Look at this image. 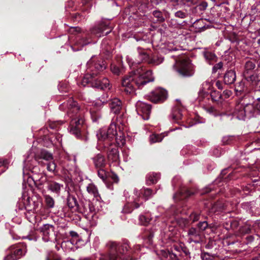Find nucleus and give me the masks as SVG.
<instances>
[{
    "mask_svg": "<svg viewBox=\"0 0 260 260\" xmlns=\"http://www.w3.org/2000/svg\"><path fill=\"white\" fill-rule=\"evenodd\" d=\"M37 162L41 166L46 165L47 170L53 173H55L56 165L53 161L52 154L45 150H42L35 158H34V155H32L31 157L28 155L27 157L24 160V169L31 171L34 174L29 178L34 181L35 184H39L40 183L38 182L39 180L37 176L39 169L38 167L35 166Z\"/></svg>",
    "mask_w": 260,
    "mask_h": 260,
    "instance_id": "obj_1",
    "label": "nucleus"
},
{
    "mask_svg": "<svg viewBox=\"0 0 260 260\" xmlns=\"http://www.w3.org/2000/svg\"><path fill=\"white\" fill-rule=\"evenodd\" d=\"M153 81L154 77L151 71H145V69L139 68L123 78L121 86L124 92L131 94L135 91V85L138 88H141L147 83Z\"/></svg>",
    "mask_w": 260,
    "mask_h": 260,
    "instance_id": "obj_2",
    "label": "nucleus"
},
{
    "mask_svg": "<svg viewBox=\"0 0 260 260\" xmlns=\"http://www.w3.org/2000/svg\"><path fill=\"white\" fill-rule=\"evenodd\" d=\"M59 109L66 111L68 116L72 118L69 127L70 133L74 135L77 138H79L84 120L81 117L82 112L78 104L72 98H70L66 102L60 105Z\"/></svg>",
    "mask_w": 260,
    "mask_h": 260,
    "instance_id": "obj_3",
    "label": "nucleus"
},
{
    "mask_svg": "<svg viewBox=\"0 0 260 260\" xmlns=\"http://www.w3.org/2000/svg\"><path fill=\"white\" fill-rule=\"evenodd\" d=\"M121 124L124 125L123 121L120 119H117V123L114 122H111L108 128H103L99 130L96 134V136L99 141H107V143H112L113 140H115L119 146H122L125 143V139L123 134L120 131L119 133L117 132L116 124Z\"/></svg>",
    "mask_w": 260,
    "mask_h": 260,
    "instance_id": "obj_4",
    "label": "nucleus"
},
{
    "mask_svg": "<svg viewBox=\"0 0 260 260\" xmlns=\"http://www.w3.org/2000/svg\"><path fill=\"white\" fill-rule=\"evenodd\" d=\"M155 192L152 190L148 188L142 189L140 191L138 189H135L134 190V196L132 198H129L127 203L124 206L122 212L125 213H129L132 212L134 209H137L143 204V201L141 198V194H143V197L145 200L152 197Z\"/></svg>",
    "mask_w": 260,
    "mask_h": 260,
    "instance_id": "obj_5",
    "label": "nucleus"
},
{
    "mask_svg": "<svg viewBox=\"0 0 260 260\" xmlns=\"http://www.w3.org/2000/svg\"><path fill=\"white\" fill-rule=\"evenodd\" d=\"M97 76H92L89 74H86L83 78L81 84L83 86H89L101 89H109L110 84L109 81L106 78H96Z\"/></svg>",
    "mask_w": 260,
    "mask_h": 260,
    "instance_id": "obj_6",
    "label": "nucleus"
},
{
    "mask_svg": "<svg viewBox=\"0 0 260 260\" xmlns=\"http://www.w3.org/2000/svg\"><path fill=\"white\" fill-rule=\"evenodd\" d=\"M173 69L182 77H189L194 74V68L190 60L186 58L176 60Z\"/></svg>",
    "mask_w": 260,
    "mask_h": 260,
    "instance_id": "obj_7",
    "label": "nucleus"
},
{
    "mask_svg": "<svg viewBox=\"0 0 260 260\" xmlns=\"http://www.w3.org/2000/svg\"><path fill=\"white\" fill-rule=\"evenodd\" d=\"M87 73L92 76H98L106 69L105 61L97 57L92 56L87 63Z\"/></svg>",
    "mask_w": 260,
    "mask_h": 260,
    "instance_id": "obj_8",
    "label": "nucleus"
},
{
    "mask_svg": "<svg viewBox=\"0 0 260 260\" xmlns=\"http://www.w3.org/2000/svg\"><path fill=\"white\" fill-rule=\"evenodd\" d=\"M254 109V105L253 104L238 105L235 108L234 114L238 119L243 120L246 117L249 118L256 117Z\"/></svg>",
    "mask_w": 260,
    "mask_h": 260,
    "instance_id": "obj_9",
    "label": "nucleus"
},
{
    "mask_svg": "<svg viewBox=\"0 0 260 260\" xmlns=\"http://www.w3.org/2000/svg\"><path fill=\"white\" fill-rule=\"evenodd\" d=\"M111 30L112 28L109 26V22L108 21L99 22L90 29L91 34L97 37H101L107 35Z\"/></svg>",
    "mask_w": 260,
    "mask_h": 260,
    "instance_id": "obj_10",
    "label": "nucleus"
},
{
    "mask_svg": "<svg viewBox=\"0 0 260 260\" xmlns=\"http://www.w3.org/2000/svg\"><path fill=\"white\" fill-rule=\"evenodd\" d=\"M148 99L152 102L158 103L164 102L168 96L167 91L163 88H157L148 95Z\"/></svg>",
    "mask_w": 260,
    "mask_h": 260,
    "instance_id": "obj_11",
    "label": "nucleus"
},
{
    "mask_svg": "<svg viewBox=\"0 0 260 260\" xmlns=\"http://www.w3.org/2000/svg\"><path fill=\"white\" fill-rule=\"evenodd\" d=\"M136 111L144 120H148L151 112V106L141 101H138L136 104Z\"/></svg>",
    "mask_w": 260,
    "mask_h": 260,
    "instance_id": "obj_12",
    "label": "nucleus"
},
{
    "mask_svg": "<svg viewBox=\"0 0 260 260\" xmlns=\"http://www.w3.org/2000/svg\"><path fill=\"white\" fill-rule=\"evenodd\" d=\"M104 146L106 147V145H109L108 148L107 154L109 160L113 161L116 162L119 159V153L118 149L115 145H113L112 143H107V141H105Z\"/></svg>",
    "mask_w": 260,
    "mask_h": 260,
    "instance_id": "obj_13",
    "label": "nucleus"
},
{
    "mask_svg": "<svg viewBox=\"0 0 260 260\" xmlns=\"http://www.w3.org/2000/svg\"><path fill=\"white\" fill-rule=\"evenodd\" d=\"M138 49L139 52L138 57L139 58V60H137L136 61H134L133 60L132 58H130L129 57H126L127 62L131 67L134 66V64H139L141 62L143 61H147L148 62L149 57L148 56V55L146 53V52L144 50L141 48H138Z\"/></svg>",
    "mask_w": 260,
    "mask_h": 260,
    "instance_id": "obj_14",
    "label": "nucleus"
},
{
    "mask_svg": "<svg viewBox=\"0 0 260 260\" xmlns=\"http://www.w3.org/2000/svg\"><path fill=\"white\" fill-rule=\"evenodd\" d=\"M198 0H170L169 5L173 7V9H178L182 6H190L196 4Z\"/></svg>",
    "mask_w": 260,
    "mask_h": 260,
    "instance_id": "obj_15",
    "label": "nucleus"
},
{
    "mask_svg": "<svg viewBox=\"0 0 260 260\" xmlns=\"http://www.w3.org/2000/svg\"><path fill=\"white\" fill-rule=\"evenodd\" d=\"M109 107L112 113L118 114L122 110V102L118 98H114L109 101Z\"/></svg>",
    "mask_w": 260,
    "mask_h": 260,
    "instance_id": "obj_16",
    "label": "nucleus"
},
{
    "mask_svg": "<svg viewBox=\"0 0 260 260\" xmlns=\"http://www.w3.org/2000/svg\"><path fill=\"white\" fill-rule=\"evenodd\" d=\"M63 185L54 181H49L47 182V188L48 190L52 193L59 196L61 190L62 189Z\"/></svg>",
    "mask_w": 260,
    "mask_h": 260,
    "instance_id": "obj_17",
    "label": "nucleus"
},
{
    "mask_svg": "<svg viewBox=\"0 0 260 260\" xmlns=\"http://www.w3.org/2000/svg\"><path fill=\"white\" fill-rule=\"evenodd\" d=\"M53 225L49 224H45L40 228L41 232L42 233V239L44 242H48L50 241L49 234L50 230L53 231Z\"/></svg>",
    "mask_w": 260,
    "mask_h": 260,
    "instance_id": "obj_18",
    "label": "nucleus"
},
{
    "mask_svg": "<svg viewBox=\"0 0 260 260\" xmlns=\"http://www.w3.org/2000/svg\"><path fill=\"white\" fill-rule=\"evenodd\" d=\"M200 233L198 229L194 228H190L188 232V235L189 237V242L199 243Z\"/></svg>",
    "mask_w": 260,
    "mask_h": 260,
    "instance_id": "obj_19",
    "label": "nucleus"
},
{
    "mask_svg": "<svg viewBox=\"0 0 260 260\" xmlns=\"http://www.w3.org/2000/svg\"><path fill=\"white\" fill-rule=\"evenodd\" d=\"M16 245H11L8 250L16 258H19L24 255L26 251L22 248L16 247Z\"/></svg>",
    "mask_w": 260,
    "mask_h": 260,
    "instance_id": "obj_20",
    "label": "nucleus"
},
{
    "mask_svg": "<svg viewBox=\"0 0 260 260\" xmlns=\"http://www.w3.org/2000/svg\"><path fill=\"white\" fill-rule=\"evenodd\" d=\"M193 193L188 189V188L183 187L180 189V192L176 193L174 196L175 200H183L188 197H189Z\"/></svg>",
    "mask_w": 260,
    "mask_h": 260,
    "instance_id": "obj_21",
    "label": "nucleus"
},
{
    "mask_svg": "<svg viewBox=\"0 0 260 260\" xmlns=\"http://www.w3.org/2000/svg\"><path fill=\"white\" fill-rule=\"evenodd\" d=\"M236 79L235 71L231 70L228 71L224 76V82L226 84H232L234 83Z\"/></svg>",
    "mask_w": 260,
    "mask_h": 260,
    "instance_id": "obj_22",
    "label": "nucleus"
},
{
    "mask_svg": "<svg viewBox=\"0 0 260 260\" xmlns=\"http://www.w3.org/2000/svg\"><path fill=\"white\" fill-rule=\"evenodd\" d=\"M93 161L95 167L99 169L103 168L106 164L104 157L100 154L93 158Z\"/></svg>",
    "mask_w": 260,
    "mask_h": 260,
    "instance_id": "obj_23",
    "label": "nucleus"
},
{
    "mask_svg": "<svg viewBox=\"0 0 260 260\" xmlns=\"http://www.w3.org/2000/svg\"><path fill=\"white\" fill-rule=\"evenodd\" d=\"M204 56L207 62L210 64H213L217 61L216 55L211 52L206 51L204 53Z\"/></svg>",
    "mask_w": 260,
    "mask_h": 260,
    "instance_id": "obj_24",
    "label": "nucleus"
},
{
    "mask_svg": "<svg viewBox=\"0 0 260 260\" xmlns=\"http://www.w3.org/2000/svg\"><path fill=\"white\" fill-rule=\"evenodd\" d=\"M159 178V174L150 173L146 176V182L149 185L156 183Z\"/></svg>",
    "mask_w": 260,
    "mask_h": 260,
    "instance_id": "obj_25",
    "label": "nucleus"
},
{
    "mask_svg": "<svg viewBox=\"0 0 260 260\" xmlns=\"http://www.w3.org/2000/svg\"><path fill=\"white\" fill-rule=\"evenodd\" d=\"M171 116L173 122H178V120L181 119L182 117L180 108H174Z\"/></svg>",
    "mask_w": 260,
    "mask_h": 260,
    "instance_id": "obj_26",
    "label": "nucleus"
},
{
    "mask_svg": "<svg viewBox=\"0 0 260 260\" xmlns=\"http://www.w3.org/2000/svg\"><path fill=\"white\" fill-rule=\"evenodd\" d=\"M164 61V57L161 56L154 55L151 58H149L148 60L149 63H151L153 65H158Z\"/></svg>",
    "mask_w": 260,
    "mask_h": 260,
    "instance_id": "obj_27",
    "label": "nucleus"
},
{
    "mask_svg": "<svg viewBox=\"0 0 260 260\" xmlns=\"http://www.w3.org/2000/svg\"><path fill=\"white\" fill-rule=\"evenodd\" d=\"M164 137V136L162 134H153L150 136L149 141H150V143L160 142L162 140Z\"/></svg>",
    "mask_w": 260,
    "mask_h": 260,
    "instance_id": "obj_28",
    "label": "nucleus"
},
{
    "mask_svg": "<svg viewBox=\"0 0 260 260\" xmlns=\"http://www.w3.org/2000/svg\"><path fill=\"white\" fill-rule=\"evenodd\" d=\"M86 190L89 193L92 194L94 197H98L99 196L98 189L93 184H89L86 187Z\"/></svg>",
    "mask_w": 260,
    "mask_h": 260,
    "instance_id": "obj_29",
    "label": "nucleus"
},
{
    "mask_svg": "<svg viewBox=\"0 0 260 260\" xmlns=\"http://www.w3.org/2000/svg\"><path fill=\"white\" fill-rule=\"evenodd\" d=\"M152 14L154 17L156 18V20H154V22H162L165 21V18L160 11L155 10L153 12Z\"/></svg>",
    "mask_w": 260,
    "mask_h": 260,
    "instance_id": "obj_30",
    "label": "nucleus"
},
{
    "mask_svg": "<svg viewBox=\"0 0 260 260\" xmlns=\"http://www.w3.org/2000/svg\"><path fill=\"white\" fill-rule=\"evenodd\" d=\"M62 250L64 252H70L71 251H74L79 247L75 246V245H60Z\"/></svg>",
    "mask_w": 260,
    "mask_h": 260,
    "instance_id": "obj_31",
    "label": "nucleus"
},
{
    "mask_svg": "<svg viewBox=\"0 0 260 260\" xmlns=\"http://www.w3.org/2000/svg\"><path fill=\"white\" fill-rule=\"evenodd\" d=\"M255 67V63L252 61H246L245 65V73L249 74Z\"/></svg>",
    "mask_w": 260,
    "mask_h": 260,
    "instance_id": "obj_32",
    "label": "nucleus"
},
{
    "mask_svg": "<svg viewBox=\"0 0 260 260\" xmlns=\"http://www.w3.org/2000/svg\"><path fill=\"white\" fill-rule=\"evenodd\" d=\"M67 204L70 208H73L76 206L78 203L75 197L74 196H69L67 199Z\"/></svg>",
    "mask_w": 260,
    "mask_h": 260,
    "instance_id": "obj_33",
    "label": "nucleus"
},
{
    "mask_svg": "<svg viewBox=\"0 0 260 260\" xmlns=\"http://www.w3.org/2000/svg\"><path fill=\"white\" fill-rule=\"evenodd\" d=\"M45 201L46 205L49 208H52L54 206V200L52 197L49 195H45Z\"/></svg>",
    "mask_w": 260,
    "mask_h": 260,
    "instance_id": "obj_34",
    "label": "nucleus"
},
{
    "mask_svg": "<svg viewBox=\"0 0 260 260\" xmlns=\"http://www.w3.org/2000/svg\"><path fill=\"white\" fill-rule=\"evenodd\" d=\"M210 96L213 101L219 102L221 99L222 94L217 91H213L211 92Z\"/></svg>",
    "mask_w": 260,
    "mask_h": 260,
    "instance_id": "obj_35",
    "label": "nucleus"
},
{
    "mask_svg": "<svg viewBox=\"0 0 260 260\" xmlns=\"http://www.w3.org/2000/svg\"><path fill=\"white\" fill-rule=\"evenodd\" d=\"M251 226L250 225L246 224L243 226L240 227L239 230V234H248L251 232Z\"/></svg>",
    "mask_w": 260,
    "mask_h": 260,
    "instance_id": "obj_36",
    "label": "nucleus"
},
{
    "mask_svg": "<svg viewBox=\"0 0 260 260\" xmlns=\"http://www.w3.org/2000/svg\"><path fill=\"white\" fill-rule=\"evenodd\" d=\"M98 175L99 177L102 179L103 181H106L108 176V173L102 168H99L98 171Z\"/></svg>",
    "mask_w": 260,
    "mask_h": 260,
    "instance_id": "obj_37",
    "label": "nucleus"
},
{
    "mask_svg": "<svg viewBox=\"0 0 260 260\" xmlns=\"http://www.w3.org/2000/svg\"><path fill=\"white\" fill-rule=\"evenodd\" d=\"M208 226V224L207 221H204L200 222L198 224V230L200 233L201 232L204 231Z\"/></svg>",
    "mask_w": 260,
    "mask_h": 260,
    "instance_id": "obj_38",
    "label": "nucleus"
},
{
    "mask_svg": "<svg viewBox=\"0 0 260 260\" xmlns=\"http://www.w3.org/2000/svg\"><path fill=\"white\" fill-rule=\"evenodd\" d=\"M110 101V100L109 99L108 94L107 93H105L99 98L97 103L98 104H104L109 102Z\"/></svg>",
    "mask_w": 260,
    "mask_h": 260,
    "instance_id": "obj_39",
    "label": "nucleus"
},
{
    "mask_svg": "<svg viewBox=\"0 0 260 260\" xmlns=\"http://www.w3.org/2000/svg\"><path fill=\"white\" fill-rule=\"evenodd\" d=\"M205 110L209 113L213 115L214 116L221 115L213 107H206L205 108Z\"/></svg>",
    "mask_w": 260,
    "mask_h": 260,
    "instance_id": "obj_40",
    "label": "nucleus"
},
{
    "mask_svg": "<svg viewBox=\"0 0 260 260\" xmlns=\"http://www.w3.org/2000/svg\"><path fill=\"white\" fill-rule=\"evenodd\" d=\"M174 15L177 18L184 19L187 17V13L186 12H184L182 10H178L174 13Z\"/></svg>",
    "mask_w": 260,
    "mask_h": 260,
    "instance_id": "obj_41",
    "label": "nucleus"
},
{
    "mask_svg": "<svg viewBox=\"0 0 260 260\" xmlns=\"http://www.w3.org/2000/svg\"><path fill=\"white\" fill-rule=\"evenodd\" d=\"M174 249L177 252H180L181 251H183L184 253L186 254V255H187L188 253H189L188 250L185 247H182L181 245H174Z\"/></svg>",
    "mask_w": 260,
    "mask_h": 260,
    "instance_id": "obj_42",
    "label": "nucleus"
},
{
    "mask_svg": "<svg viewBox=\"0 0 260 260\" xmlns=\"http://www.w3.org/2000/svg\"><path fill=\"white\" fill-rule=\"evenodd\" d=\"M139 221L141 224L146 225L150 222V219L142 215L139 216Z\"/></svg>",
    "mask_w": 260,
    "mask_h": 260,
    "instance_id": "obj_43",
    "label": "nucleus"
},
{
    "mask_svg": "<svg viewBox=\"0 0 260 260\" xmlns=\"http://www.w3.org/2000/svg\"><path fill=\"white\" fill-rule=\"evenodd\" d=\"M189 220L192 221V222H194L197 221L200 219V214L197 213H192L189 215Z\"/></svg>",
    "mask_w": 260,
    "mask_h": 260,
    "instance_id": "obj_44",
    "label": "nucleus"
},
{
    "mask_svg": "<svg viewBox=\"0 0 260 260\" xmlns=\"http://www.w3.org/2000/svg\"><path fill=\"white\" fill-rule=\"evenodd\" d=\"M90 115L93 121L95 122L101 117V114L99 113H96L93 110L90 111Z\"/></svg>",
    "mask_w": 260,
    "mask_h": 260,
    "instance_id": "obj_45",
    "label": "nucleus"
},
{
    "mask_svg": "<svg viewBox=\"0 0 260 260\" xmlns=\"http://www.w3.org/2000/svg\"><path fill=\"white\" fill-rule=\"evenodd\" d=\"M253 104L254 105V111L257 116L260 115V103L254 102Z\"/></svg>",
    "mask_w": 260,
    "mask_h": 260,
    "instance_id": "obj_46",
    "label": "nucleus"
},
{
    "mask_svg": "<svg viewBox=\"0 0 260 260\" xmlns=\"http://www.w3.org/2000/svg\"><path fill=\"white\" fill-rule=\"evenodd\" d=\"M81 32V29L79 27H72L70 29L71 34H79Z\"/></svg>",
    "mask_w": 260,
    "mask_h": 260,
    "instance_id": "obj_47",
    "label": "nucleus"
},
{
    "mask_svg": "<svg viewBox=\"0 0 260 260\" xmlns=\"http://www.w3.org/2000/svg\"><path fill=\"white\" fill-rule=\"evenodd\" d=\"M244 90V84L241 82L239 83V85L235 87L236 92H241Z\"/></svg>",
    "mask_w": 260,
    "mask_h": 260,
    "instance_id": "obj_48",
    "label": "nucleus"
},
{
    "mask_svg": "<svg viewBox=\"0 0 260 260\" xmlns=\"http://www.w3.org/2000/svg\"><path fill=\"white\" fill-rule=\"evenodd\" d=\"M180 225L182 226H186L188 224V221L187 219L184 218H181L179 221Z\"/></svg>",
    "mask_w": 260,
    "mask_h": 260,
    "instance_id": "obj_49",
    "label": "nucleus"
},
{
    "mask_svg": "<svg viewBox=\"0 0 260 260\" xmlns=\"http://www.w3.org/2000/svg\"><path fill=\"white\" fill-rule=\"evenodd\" d=\"M111 70L115 74L119 75L120 73V70L119 68L116 66H112L111 67Z\"/></svg>",
    "mask_w": 260,
    "mask_h": 260,
    "instance_id": "obj_50",
    "label": "nucleus"
},
{
    "mask_svg": "<svg viewBox=\"0 0 260 260\" xmlns=\"http://www.w3.org/2000/svg\"><path fill=\"white\" fill-rule=\"evenodd\" d=\"M232 94V92L230 90H225L223 92L222 96H223L225 98L227 99L230 97Z\"/></svg>",
    "mask_w": 260,
    "mask_h": 260,
    "instance_id": "obj_51",
    "label": "nucleus"
},
{
    "mask_svg": "<svg viewBox=\"0 0 260 260\" xmlns=\"http://www.w3.org/2000/svg\"><path fill=\"white\" fill-rule=\"evenodd\" d=\"M222 66L223 64L222 62H219L217 63L213 67V71L214 72H216L218 70L221 69Z\"/></svg>",
    "mask_w": 260,
    "mask_h": 260,
    "instance_id": "obj_52",
    "label": "nucleus"
},
{
    "mask_svg": "<svg viewBox=\"0 0 260 260\" xmlns=\"http://www.w3.org/2000/svg\"><path fill=\"white\" fill-rule=\"evenodd\" d=\"M76 43L78 45H80L81 47H83L85 45H86L89 44L90 42L86 41V40H81L77 42Z\"/></svg>",
    "mask_w": 260,
    "mask_h": 260,
    "instance_id": "obj_53",
    "label": "nucleus"
},
{
    "mask_svg": "<svg viewBox=\"0 0 260 260\" xmlns=\"http://www.w3.org/2000/svg\"><path fill=\"white\" fill-rule=\"evenodd\" d=\"M16 258L14 256L9 252V253L7 254L4 258V260H16Z\"/></svg>",
    "mask_w": 260,
    "mask_h": 260,
    "instance_id": "obj_54",
    "label": "nucleus"
},
{
    "mask_svg": "<svg viewBox=\"0 0 260 260\" xmlns=\"http://www.w3.org/2000/svg\"><path fill=\"white\" fill-rule=\"evenodd\" d=\"M8 164V161L7 160H3V159L0 158V167L3 166L6 167Z\"/></svg>",
    "mask_w": 260,
    "mask_h": 260,
    "instance_id": "obj_55",
    "label": "nucleus"
},
{
    "mask_svg": "<svg viewBox=\"0 0 260 260\" xmlns=\"http://www.w3.org/2000/svg\"><path fill=\"white\" fill-rule=\"evenodd\" d=\"M109 257L110 260H116L117 257V254L116 255L115 253H110Z\"/></svg>",
    "mask_w": 260,
    "mask_h": 260,
    "instance_id": "obj_56",
    "label": "nucleus"
},
{
    "mask_svg": "<svg viewBox=\"0 0 260 260\" xmlns=\"http://www.w3.org/2000/svg\"><path fill=\"white\" fill-rule=\"evenodd\" d=\"M70 236L74 238H78V234L74 231H71L70 232Z\"/></svg>",
    "mask_w": 260,
    "mask_h": 260,
    "instance_id": "obj_57",
    "label": "nucleus"
},
{
    "mask_svg": "<svg viewBox=\"0 0 260 260\" xmlns=\"http://www.w3.org/2000/svg\"><path fill=\"white\" fill-rule=\"evenodd\" d=\"M162 0H150L151 3L153 5H157L159 4Z\"/></svg>",
    "mask_w": 260,
    "mask_h": 260,
    "instance_id": "obj_58",
    "label": "nucleus"
},
{
    "mask_svg": "<svg viewBox=\"0 0 260 260\" xmlns=\"http://www.w3.org/2000/svg\"><path fill=\"white\" fill-rule=\"evenodd\" d=\"M179 177H175L172 180V184L173 186H177V184H176L177 181H178L179 180Z\"/></svg>",
    "mask_w": 260,
    "mask_h": 260,
    "instance_id": "obj_59",
    "label": "nucleus"
},
{
    "mask_svg": "<svg viewBox=\"0 0 260 260\" xmlns=\"http://www.w3.org/2000/svg\"><path fill=\"white\" fill-rule=\"evenodd\" d=\"M153 237V235L151 233H149L147 235V239H148V241H146V242L151 243V239L152 237Z\"/></svg>",
    "mask_w": 260,
    "mask_h": 260,
    "instance_id": "obj_60",
    "label": "nucleus"
},
{
    "mask_svg": "<svg viewBox=\"0 0 260 260\" xmlns=\"http://www.w3.org/2000/svg\"><path fill=\"white\" fill-rule=\"evenodd\" d=\"M246 239L247 240L248 242L251 243L253 242L254 237L253 236H248L246 237Z\"/></svg>",
    "mask_w": 260,
    "mask_h": 260,
    "instance_id": "obj_61",
    "label": "nucleus"
},
{
    "mask_svg": "<svg viewBox=\"0 0 260 260\" xmlns=\"http://www.w3.org/2000/svg\"><path fill=\"white\" fill-rule=\"evenodd\" d=\"M238 223L236 221H234L231 222V227L233 229H235L236 228H237L238 226Z\"/></svg>",
    "mask_w": 260,
    "mask_h": 260,
    "instance_id": "obj_62",
    "label": "nucleus"
},
{
    "mask_svg": "<svg viewBox=\"0 0 260 260\" xmlns=\"http://www.w3.org/2000/svg\"><path fill=\"white\" fill-rule=\"evenodd\" d=\"M230 138V137H223V139H222V141H223V143H224L225 144H228L229 143V142H228V140Z\"/></svg>",
    "mask_w": 260,
    "mask_h": 260,
    "instance_id": "obj_63",
    "label": "nucleus"
},
{
    "mask_svg": "<svg viewBox=\"0 0 260 260\" xmlns=\"http://www.w3.org/2000/svg\"><path fill=\"white\" fill-rule=\"evenodd\" d=\"M216 86L217 87V88L219 89H222V84L221 83L218 81L216 82Z\"/></svg>",
    "mask_w": 260,
    "mask_h": 260,
    "instance_id": "obj_64",
    "label": "nucleus"
}]
</instances>
